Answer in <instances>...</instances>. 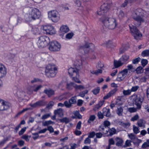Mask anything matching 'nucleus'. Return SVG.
Returning <instances> with one entry per match:
<instances>
[{
  "label": "nucleus",
  "mask_w": 149,
  "mask_h": 149,
  "mask_svg": "<svg viewBox=\"0 0 149 149\" xmlns=\"http://www.w3.org/2000/svg\"><path fill=\"white\" fill-rule=\"evenodd\" d=\"M13 93L15 96H17L18 98V91L17 87H15L14 88Z\"/></svg>",
  "instance_id": "58"
},
{
  "label": "nucleus",
  "mask_w": 149,
  "mask_h": 149,
  "mask_svg": "<svg viewBox=\"0 0 149 149\" xmlns=\"http://www.w3.org/2000/svg\"><path fill=\"white\" fill-rule=\"evenodd\" d=\"M128 136L132 140V142L133 141H135L136 138L135 136L132 133L128 135Z\"/></svg>",
  "instance_id": "55"
},
{
  "label": "nucleus",
  "mask_w": 149,
  "mask_h": 149,
  "mask_svg": "<svg viewBox=\"0 0 149 149\" xmlns=\"http://www.w3.org/2000/svg\"><path fill=\"white\" fill-rule=\"evenodd\" d=\"M95 119V116L94 115L90 116L89 119L88 120V123H90L91 122L93 121Z\"/></svg>",
  "instance_id": "38"
},
{
  "label": "nucleus",
  "mask_w": 149,
  "mask_h": 149,
  "mask_svg": "<svg viewBox=\"0 0 149 149\" xmlns=\"http://www.w3.org/2000/svg\"><path fill=\"white\" fill-rule=\"evenodd\" d=\"M134 103L136 106V108L131 107L127 108V111L130 113L136 112L137 110H140L141 108L142 104L143 101V98L141 96L136 95L134 98Z\"/></svg>",
  "instance_id": "3"
},
{
  "label": "nucleus",
  "mask_w": 149,
  "mask_h": 149,
  "mask_svg": "<svg viewBox=\"0 0 149 149\" xmlns=\"http://www.w3.org/2000/svg\"><path fill=\"white\" fill-rule=\"evenodd\" d=\"M140 60L141 58L139 57L136 58L132 60V63L134 64H137L140 61Z\"/></svg>",
  "instance_id": "43"
},
{
  "label": "nucleus",
  "mask_w": 149,
  "mask_h": 149,
  "mask_svg": "<svg viewBox=\"0 0 149 149\" xmlns=\"http://www.w3.org/2000/svg\"><path fill=\"white\" fill-rule=\"evenodd\" d=\"M69 30V28L67 26H62L60 28V35L61 36L63 35L68 32Z\"/></svg>",
  "instance_id": "18"
},
{
  "label": "nucleus",
  "mask_w": 149,
  "mask_h": 149,
  "mask_svg": "<svg viewBox=\"0 0 149 149\" xmlns=\"http://www.w3.org/2000/svg\"><path fill=\"white\" fill-rule=\"evenodd\" d=\"M46 103L43 100H40L33 104H30V106L32 107L36 108L39 107H42L45 106Z\"/></svg>",
  "instance_id": "16"
},
{
  "label": "nucleus",
  "mask_w": 149,
  "mask_h": 149,
  "mask_svg": "<svg viewBox=\"0 0 149 149\" xmlns=\"http://www.w3.org/2000/svg\"><path fill=\"white\" fill-rule=\"evenodd\" d=\"M73 35L74 34L72 33H69L66 35L65 37L68 39H70L72 38Z\"/></svg>",
  "instance_id": "51"
},
{
  "label": "nucleus",
  "mask_w": 149,
  "mask_h": 149,
  "mask_svg": "<svg viewBox=\"0 0 149 149\" xmlns=\"http://www.w3.org/2000/svg\"><path fill=\"white\" fill-rule=\"evenodd\" d=\"M141 63L142 66L144 67L148 64V61L146 59H142Z\"/></svg>",
  "instance_id": "42"
},
{
  "label": "nucleus",
  "mask_w": 149,
  "mask_h": 149,
  "mask_svg": "<svg viewBox=\"0 0 149 149\" xmlns=\"http://www.w3.org/2000/svg\"><path fill=\"white\" fill-rule=\"evenodd\" d=\"M142 69L143 68L141 66H139L135 70L134 69L132 70V72H134L136 71L137 74H141L143 72V70H142Z\"/></svg>",
  "instance_id": "29"
},
{
  "label": "nucleus",
  "mask_w": 149,
  "mask_h": 149,
  "mask_svg": "<svg viewBox=\"0 0 149 149\" xmlns=\"http://www.w3.org/2000/svg\"><path fill=\"white\" fill-rule=\"evenodd\" d=\"M120 124L121 125L124 127H128L130 125V123L129 122L124 123L123 122H121Z\"/></svg>",
  "instance_id": "50"
},
{
  "label": "nucleus",
  "mask_w": 149,
  "mask_h": 149,
  "mask_svg": "<svg viewBox=\"0 0 149 149\" xmlns=\"http://www.w3.org/2000/svg\"><path fill=\"white\" fill-rule=\"evenodd\" d=\"M117 142L116 143V145L117 146H121L123 143L122 139L119 137H117L116 138Z\"/></svg>",
  "instance_id": "26"
},
{
  "label": "nucleus",
  "mask_w": 149,
  "mask_h": 149,
  "mask_svg": "<svg viewBox=\"0 0 149 149\" xmlns=\"http://www.w3.org/2000/svg\"><path fill=\"white\" fill-rule=\"evenodd\" d=\"M61 47L60 44L56 41H54L49 42V49L51 51H59Z\"/></svg>",
  "instance_id": "9"
},
{
  "label": "nucleus",
  "mask_w": 149,
  "mask_h": 149,
  "mask_svg": "<svg viewBox=\"0 0 149 149\" xmlns=\"http://www.w3.org/2000/svg\"><path fill=\"white\" fill-rule=\"evenodd\" d=\"M148 147H149V145L147 142H144L141 146L142 148L143 149H145Z\"/></svg>",
  "instance_id": "57"
},
{
  "label": "nucleus",
  "mask_w": 149,
  "mask_h": 149,
  "mask_svg": "<svg viewBox=\"0 0 149 149\" xmlns=\"http://www.w3.org/2000/svg\"><path fill=\"white\" fill-rule=\"evenodd\" d=\"M105 127L103 124L100 126L99 128V131L100 132L103 131V132L104 133L105 132H104H104H106V131L105 130Z\"/></svg>",
  "instance_id": "52"
},
{
  "label": "nucleus",
  "mask_w": 149,
  "mask_h": 149,
  "mask_svg": "<svg viewBox=\"0 0 149 149\" xmlns=\"http://www.w3.org/2000/svg\"><path fill=\"white\" fill-rule=\"evenodd\" d=\"M129 56L126 55H123L122 57L120 59V61L123 63V64L126 62L129 59Z\"/></svg>",
  "instance_id": "30"
},
{
  "label": "nucleus",
  "mask_w": 149,
  "mask_h": 149,
  "mask_svg": "<svg viewBox=\"0 0 149 149\" xmlns=\"http://www.w3.org/2000/svg\"><path fill=\"white\" fill-rule=\"evenodd\" d=\"M101 21L104 26L109 29H113L116 26V20L113 18L103 16L102 17Z\"/></svg>",
  "instance_id": "4"
},
{
  "label": "nucleus",
  "mask_w": 149,
  "mask_h": 149,
  "mask_svg": "<svg viewBox=\"0 0 149 149\" xmlns=\"http://www.w3.org/2000/svg\"><path fill=\"white\" fill-rule=\"evenodd\" d=\"M43 32L44 33L47 34L52 35L56 33L53 27L51 25H45L43 26Z\"/></svg>",
  "instance_id": "12"
},
{
  "label": "nucleus",
  "mask_w": 149,
  "mask_h": 149,
  "mask_svg": "<svg viewBox=\"0 0 149 149\" xmlns=\"http://www.w3.org/2000/svg\"><path fill=\"white\" fill-rule=\"evenodd\" d=\"M144 15L143 11L141 8H138L135 10L132 14V18L137 22L136 25L140 26L141 23L144 22Z\"/></svg>",
  "instance_id": "2"
},
{
  "label": "nucleus",
  "mask_w": 149,
  "mask_h": 149,
  "mask_svg": "<svg viewBox=\"0 0 149 149\" xmlns=\"http://www.w3.org/2000/svg\"><path fill=\"white\" fill-rule=\"evenodd\" d=\"M133 131L134 133L136 134L139 132V129L135 125H133Z\"/></svg>",
  "instance_id": "41"
},
{
  "label": "nucleus",
  "mask_w": 149,
  "mask_h": 149,
  "mask_svg": "<svg viewBox=\"0 0 149 149\" xmlns=\"http://www.w3.org/2000/svg\"><path fill=\"white\" fill-rule=\"evenodd\" d=\"M132 141L130 140H127L125 142V147H129L131 145V142Z\"/></svg>",
  "instance_id": "56"
},
{
  "label": "nucleus",
  "mask_w": 149,
  "mask_h": 149,
  "mask_svg": "<svg viewBox=\"0 0 149 149\" xmlns=\"http://www.w3.org/2000/svg\"><path fill=\"white\" fill-rule=\"evenodd\" d=\"M75 88L76 90L79 89L80 90H81L85 89V88L82 85H78L75 84Z\"/></svg>",
  "instance_id": "39"
},
{
  "label": "nucleus",
  "mask_w": 149,
  "mask_h": 149,
  "mask_svg": "<svg viewBox=\"0 0 149 149\" xmlns=\"http://www.w3.org/2000/svg\"><path fill=\"white\" fill-rule=\"evenodd\" d=\"M68 72L71 76L74 75L75 76L77 77L79 74L78 70L76 68H70L69 69Z\"/></svg>",
  "instance_id": "17"
},
{
  "label": "nucleus",
  "mask_w": 149,
  "mask_h": 149,
  "mask_svg": "<svg viewBox=\"0 0 149 149\" xmlns=\"http://www.w3.org/2000/svg\"><path fill=\"white\" fill-rule=\"evenodd\" d=\"M11 106L9 103L4 101L3 100H0V110L4 111L8 109Z\"/></svg>",
  "instance_id": "14"
},
{
  "label": "nucleus",
  "mask_w": 149,
  "mask_h": 149,
  "mask_svg": "<svg viewBox=\"0 0 149 149\" xmlns=\"http://www.w3.org/2000/svg\"><path fill=\"white\" fill-rule=\"evenodd\" d=\"M139 118V116L138 114H136L134 116L132 117L130 120L131 121H135L137 120H138Z\"/></svg>",
  "instance_id": "46"
},
{
  "label": "nucleus",
  "mask_w": 149,
  "mask_h": 149,
  "mask_svg": "<svg viewBox=\"0 0 149 149\" xmlns=\"http://www.w3.org/2000/svg\"><path fill=\"white\" fill-rule=\"evenodd\" d=\"M57 72V68L52 64L48 65L45 70V74L48 77H54Z\"/></svg>",
  "instance_id": "5"
},
{
  "label": "nucleus",
  "mask_w": 149,
  "mask_h": 149,
  "mask_svg": "<svg viewBox=\"0 0 149 149\" xmlns=\"http://www.w3.org/2000/svg\"><path fill=\"white\" fill-rule=\"evenodd\" d=\"M32 31L33 34H36L38 33L39 30L38 28L34 27L32 28Z\"/></svg>",
  "instance_id": "53"
},
{
  "label": "nucleus",
  "mask_w": 149,
  "mask_h": 149,
  "mask_svg": "<svg viewBox=\"0 0 149 149\" xmlns=\"http://www.w3.org/2000/svg\"><path fill=\"white\" fill-rule=\"evenodd\" d=\"M95 48L94 45L92 43H86L80 47V49L83 50L85 54H87L89 52L90 49L92 51Z\"/></svg>",
  "instance_id": "10"
},
{
  "label": "nucleus",
  "mask_w": 149,
  "mask_h": 149,
  "mask_svg": "<svg viewBox=\"0 0 149 149\" xmlns=\"http://www.w3.org/2000/svg\"><path fill=\"white\" fill-rule=\"evenodd\" d=\"M124 16V13L121 10L120 11L119 15H118V17L120 19H122Z\"/></svg>",
  "instance_id": "63"
},
{
  "label": "nucleus",
  "mask_w": 149,
  "mask_h": 149,
  "mask_svg": "<svg viewBox=\"0 0 149 149\" xmlns=\"http://www.w3.org/2000/svg\"><path fill=\"white\" fill-rule=\"evenodd\" d=\"M42 87L41 85H39L37 86H34V88L33 89V91L34 92H36L38 91Z\"/></svg>",
  "instance_id": "47"
},
{
  "label": "nucleus",
  "mask_w": 149,
  "mask_h": 149,
  "mask_svg": "<svg viewBox=\"0 0 149 149\" xmlns=\"http://www.w3.org/2000/svg\"><path fill=\"white\" fill-rule=\"evenodd\" d=\"M47 129V130H48L49 131L50 133H52L54 132V129L52 126H48Z\"/></svg>",
  "instance_id": "54"
},
{
  "label": "nucleus",
  "mask_w": 149,
  "mask_h": 149,
  "mask_svg": "<svg viewBox=\"0 0 149 149\" xmlns=\"http://www.w3.org/2000/svg\"><path fill=\"white\" fill-rule=\"evenodd\" d=\"M57 120L59 121L60 122L62 123H64L66 124H67L70 121V119L66 117L58 119Z\"/></svg>",
  "instance_id": "27"
},
{
  "label": "nucleus",
  "mask_w": 149,
  "mask_h": 149,
  "mask_svg": "<svg viewBox=\"0 0 149 149\" xmlns=\"http://www.w3.org/2000/svg\"><path fill=\"white\" fill-rule=\"evenodd\" d=\"M54 113L55 115L58 114L59 117L61 118L63 117V112L62 109L61 108L55 110L54 111Z\"/></svg>",
  "instance_id": "24"
},
{
  "label": "nucleus",
  "mask_w": 149,
  "mask_h": 149,
  "mask_svg": "<svg viewBox=\"0 0 149 149\" xmlns=\"http://www.w3.org/2000/svg\"><path fill=\"white\" fill-rule=\"evenodd\" d=\"M117 88H116L114 89H113L111 91H110L109 93V94L111 95V96L113 94L115 93L117 91Z\"/></svg>",
  "instance_id": "61"
},
{
  "label": "nucleus",
  "mask_w": 149,
  "mask_h": 149,
  "mask_svg": "<svg viewBox=\"0 0 149 149\" xmlns=\"http://www.w3.org/2000/svg\"><path fill=\"white\" fill-rule=\"evenodd\" d=\"M75 84L72 82H70L69 83H68L66 85V88L68 90H72L73 89V88H75Z\"/></svg>",
  "instance_id": "20"
},
{
  "label": "nucleus",
  "mask_w": 149,
  "mask_h": 149,
  "mask_svg": "<svg viewBox=\"0 0 149 149\" xmlns=\"http://www.w3.org/2000/svg\"><path fill=\"white\" fill-rule=\"evenodd\" d=\"M128 71L127 69H125L120 72L118 75L117 78V80L118 81H120L123 80L126 77Z\"/></svg>",
  "instance_id": "13"
},
{
  "label": "nucleus",
  "mask_w": 149,
  "mask_h": 149,
  "mask_svg": "<svg viewBox=\"0 0 149 149\" xmlns=\"http://www.w3.org/2000/svg\"><path fill=\"white\" fill-rule=\"evenodd\" d=\"M48 15L49 18L54 22H58L60 19L58 12L55 10L49 11L48 12Z\"/></svg>",
  "instance_id": "8"
},
{
  "label": "nucleus",
  "mask_w": 149,
  "mask_h": 149,
  "mask_svg": "<svg viewBox=\"0 0 149 149\" xmlns=\"http://www.w3.org/2000/svg\"><path fill=\"white\" fill-rule=\"evenodd\" d=\"M123 63L120 61V59L118 61L114 60L113 61V65L116 68H118L123 65Z\"/></svg>",
  "instance_id": "22"
},
{
  "label": "nucleus",
  "mask_w": 149,
  "mask_h": 149,
  "mask_svg": "<svg viewBox=\"0 0 149 149\" xmlns=\"http://www.w3.org/2000/svg\"><path fill=\"white\" fill-rule=\"evenodd\" d=\"M100 89V87H97L93 89L92 90V92L94 95H96L99 93Z\"/></svg>",
  "instance_id": "32"
},
{
  "label": "nucleus",
  "mask_w": 149,
  "mask_h": 149,
  "mask_svg": "<svg viewBox=\"0 0 149 149\" xmlns=\"http://www.w3.org/2000/svg\"><path fill=\"white\" fill-rule=\"evenodd\" d=\"M110 5L108 4H104L101 6V8L97 11L98 15H104L107 13L110 8Z\"/></svg>",
  "instance_id": "11"
},
{
  "label": "nucleus",
  "mask_w": 149,
  "mask_h": 149,
  "mask_svg": "<svg viewBox=\"0 0 149 149\" xmlns=\"http://www.w3.org/2000/svg\"><path fill=\"white\" fill-rule=\"evenodd\" d=\"M129 26L130 32L134 38L136 40L140 39L142 35L137 27L132 24H130Z\"/></svg>",
  "instance_id": "6"
},
{
  "label": "nucleus",
  "mask_w": 149,
  "mask_h": 149,
  "mask_svg": "<svg viewBox=\"0 0 149 149\" xmlns=\"http://www.w3.org/2000/svg\"><path fill=\"white\" fill-rule=\"evenodd\" d=\"M49 42L50 39L48 37L46 36H42L39 38L37 45L39 48H42L47 46Z\"/></svg>",
  "instance_id": "7"
},
{
  "label": "nucleus",
  "mask_w": 149,
  "mask_h": 149,
  "mask_svg": "<svg viewBox=\"0 0 149 149\" xmlns=\"http://www.w3.org/2000/svg\"><path fill=\"white\" fill-rule=\"evenodd\" d=\"M104 115L101 112H98L97 113V116L99 119H103L104 118Z\"/></svg>",
  "instance_id": "64"
},
{
  "label": "nucleus",
  "mask_w": 149,
  "mask_h": 149,
  "mask_svg": "<svg viewBox=\"0 0 149 149\" xmlns=\"http://www.w3.org/2000/svg\"><path fill=\"white\" fill-rule=\"evenodd\" d=\"M91 143V140L88 137L85 139L84 141V143L85 144H89Z\"/></svg>",
  "instance_id": "59"
},
{
  "label": "nucleus",
  "mask_w": 149,
  "mask_h": 149,
  "mask_svg": "<svg viewBox=\"0 0 149 149\" xmlns=\"http://www.w3.org/2000/svg\"><path fill=\"white\" fill-rule=\"evenodd\" d=\"M104 102V100L100 101L99 102L98 104L95 105V108L97 109H99L100 107L103 104Z\"/></svg>",
  "instance_id": "40"
},
{
  "label": "nucleus",
  "mask_w": 149,
  "mask_h": 149,
  "mask_svg": "<svg viewBox=\"0 0 149 149\" xmlns=\"http://www.w3.org/2000/svg\"><path fill=\"white\" fill-rule=\"evenodd\" d=\"M103 113L104 116L107 117H110L111 116L110 109L106 108L103 109Z\"/></svg>",
  "instance_id": "23"
},
{
  "label": "nucleus",
  "mask_w": 149,
  "mask_h": 149,
  "mask_svg": "<svg viewBox=\"0 0 149 149\" xmlns=\"http://www.w3.org/2000/svg\"><path fill=\"white\" fill-rule=\"evenodd\" d=\"M26 9L28 12L25 16V19L27 21L34 20L40 17L41 13L38 9L35 8L28 7Z\"/></svg>",
  "instance_id": "1"
},
{
  "label": "nucleus",
  "mask_w": 149,
  "mask_h": 149,
  "mask_svg": "<svg viewBox=\"0 0 149 149\" xmlns=\"http://www.w3.org/2000/svg\"><path fill=\"white\" fill-rule=\"evenodd\" d=\"M54 123L51 120L45 121L42 122V125L44 126H48L51 124H53Z\"/></svg>",
  "instance_id": "31"
},
{
  "label": "nucleus",
  "mask_w": 149,
  "mask_h": 149,
  "mask_svg": "<svg viewBox=\"0 0 149 149\" xmlns=\"http://www.w3.org/2000/svg\"><path fill=\"white\" fill-rule=\"evenodd\" d=\"M141 55L143 57L149 56V50H146L143 51L141 53Z\"/></svg>",
  "instance_id": "36"
},
{
  "label": "nucleus",
  "mask_w": 149,
  "mask_h": 149,
  "mask_svg": "<svg viewBox=\"0 0 149 149\" xmlns=\"http://www.w3.org/2000/svg\"><path fill=\"white\" fill-rule=\"evenodd\" d=\"M105 127V129L106 130H107L108 128H109L108 127L110 125V122L107 120L104 121V123L103 124Z\"/></svg>",
  "instance_id": "34"
},
{
  "label": "nucleus",
  "mask_w": 149,
  "mask_h": 149,
  "mask_svg": "<svg viewBox=\"0 0 149 149\" xmlns=\"http://www.w3.org/2000/svg\"><path fill=\"white\" fill-rule=\"evenodd\" d=\"M142 142V140L138 138H136L135 141H133V143L135 145H139V144Z\"/></svg>",
  "instance_id": "44"
},
{
  "label": "nucleus",
  "mask_w": 149,
  "mask_h": 149,
  "mask_svg": "<svg viewBox=\"0 0 149 149\" xmlns=\"http://www.w3.org/2000/svg\"><path fill=\"white\" fill-rule=\"evenodd\" d=\"M146 121L142 119H140L138 120L137 124L140 127L144 128L145 127Z\"/></svg>",
  "instance_id": "25"
},
{
  "label": "nucleus",
  "mask_w": 149,
  "mask_h": 149,
  "mask_svg": "<svg viewBox=\"0 0 149 149\" xmlns=\"http://www.w3.org/2000/svg\"><path fill=\"white\" fill-rule=\"evenodd\" d=\"M76 97H72L69 100L70 103L72 105V104H74L76 103Z\"/></svg>",
  "instance_id": "33"
},
{
  "label": "nucleus",
  "mask_w": 149,
  "mask_h": 149,
  "mask_svg": "<svg viewBox=\"0 0 149 149\" xmlns=\"http://www.w3.org/2000/svg\"><path fill=\"white\" fill-rule=\"evenodd\" d=\"M88 90H85L80 92L79 94V96L84 97H85V95L88 93Z\"/></svg>",
  "instance_id": "37"
},
{
  "label": "nucleus",
  "mask_w": 149,
  "mask_h": 149,
  "mask_svg": "<svg viewBox=\"0 0 149 149\" xmlns=\"http://www.w3.org/2000/svg\"><path fill=\"white\" fill-rule=\"evenodd\" d=\"M131 92L130 90H124L123 91V93L124 95H130L131 94Z\"/></svg>",
  "instance_id": "49"
},
{
  "label": "nucleus",
  "mask_w": 149,
  "mask_h": 149,
  "mask_svg": "<svg viewBox=\"0 0 149 149\" xmlns=\"http://www.w3.org/2000/svg\"><path fill=\"white\" fill-rule=\"evenodd\" d=\"M43 93L47 95L49 97H51L55 94L54 91L50 89H46L44 90Z\"/></svg>",
  "instance_id": "19"
},
{
  "label": "nucleus",
  "mask_w": 149,
  "mask_h": 149,
  "mask_svg": "<svg viewBox=\"0 0 149 149\" xmlns=\"http://www.w3.org/2000/svg\"><path fill=\"white\" fill-rule=\"evenodd\" d=\"M74 114L76 117V118H78V119H81L82 118V116L79 113L78 111H74Z\"/></svg>",
  "instance_id": "35"
},
{
  "label": "nucleus",
  "mask_w": 149,
  "mask_h": 149,
  "mask_svg": "<svg viewBox=\"0 0 149 149\" xmlns=\"http://www.w3.org/2000/svg\"><path fill=\"white\" fill-rule=\"evenodd\" d=\"M139 88V86H133L132 88H131L130 90L131 92H135Z\"/></svg>",
  "instance_id": "62"
},
{
  "label": "nucleus",
  "mask_w": 149,
  "mask_h": 149,
  "mask_svg": "<svg viewBox=\"0 0 149 149\" xmlns=\"http://www.w3.org/2000/svg\"><path fill=\"white\" fill-rule=\"evenodd\" d=\"M109 132V134L108 135L109 136H111L113 134H115L116 132V129L114 128H112L110 130L108 128L107 130H106V132H104V134H107L108 132Z\"/></svg>",
  "instance_id": "21"
},
{
  "label": "nucleus",
  "mask_w": 149,
  "mask_h": 149,
  "mask_svg": "<svg viewBox=\"0 0 149 149\" xmlns=\"http://www.w3.org/2000/svg\"><path fill=\"white\" fill-rule=\"evenodd\" d=\"M7 73V70L6 66L2 64H0V78L4 77Z\"/></svg>",
  "instance_id": "15"
},
{
  "label": "nucleus",
  "mask_w": 149,
  "mask_h": 149,
  "mask_svg": "<svg viewBox=\"0 0 149 149\" xmlns=\"http://www.w3.org/2000/svg\"><path fill=\"white\" fill-rule=\"evenodd\" d=\"M54 102L53 101L50 102L46 106V108L49 109L53 106Z\"/></svg>",
  "instance_id": "60"
},
{
  "label": "nucleus",
  "mask_w": 149,
  "mask_h": 149,
  "mask_svg": "<svg viewBox=\"0 0 149 149\" xmlns=\"http://www.w3.org/2000/svg\"><path fill=\"white\" fill-rule=\"evenodd\" d=\"M134 0H125L124 3L122 5V7H125L127 5L128 2H132Z\"/></svg>",
  "instance_id": "45"
},
{
  "label": "nucleus",
  "mask_w": 149,
  "mask_h": 149,
  "mask_svg": "<svg viewBox=\"0 0 149 149\" xmlns=\"http://www.w3.org/2000/svg\"><path fill=\"white\" fill-rule=\"evenodd\" d=\"M64 106H65L67 108H69L71 106V104L70 103L69 101H65L64 102Z\"/></svg>",
  "instance_id": "48"
},
{
  "label": "nucleus",
  "mask_w": 149,
  "mask_h": 149,
  "mask_svg": "<svg viewBox=\"0 0 149 149\" xmlns=\"http://www.w3.org/2000/svg\"><path fill=\"white\" fill-rule=\"evenodd\" d=\"M123 108L122 107H120L117 108L116 110V113L119 116H123Z\"/></svg>",
  "instance_id": "28"
}]
</instances>
